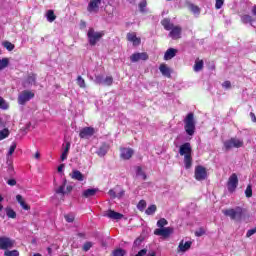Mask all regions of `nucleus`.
I'll return each mask as SVG.
<instances>
[{
	"label": "nucleus",
	"instance_id": "nucleus-46",
	"mask_svg": "<svg viewBox=\"0 0 256 256\" xmlns=\"http://www.w3.org/2000/svg\"><path fill=\"white\" fill-rule=\"evenodd\" d=\"M205 233H206L205 228L200 227L198 230L195 231V236L203 237V235H205Z\"/></svg>",
	"mask_w": 256,
	"mask_h": 256
},
{
	"label": "nucleus",
	"instance_id": "nucleus-53",
	"mask_svg": "<svg viewBox=\"0 0 256 256\" xmlns=\"http://www.w3.org/2000/svg\"><path fill=\"white\" fill-rule=\"evenodd\" d=\"M222 87H224V89H231V81L226 80L223 82Z\"/></svg>",
	"mask_w": 256,
	"mask_h": 256
},
{
	"label": "nucleus",
	"instance_id": "nucleus-57",
	"mask_svg": "<svg viewBox=\"0 0 256 256\" xmlns=\"http://www.w3.org/2000/svg\"><path fill=\"white\" fill-rule=\"evenodd\" d=\"M68 155L69 154L67 152L63 151L60 157L61 161L67 160Z\"/></svg>",
	"mask_w": 256,
	"mask_h": 256
},
{
	"label": "nucleus",
	"instance_id": "nucleus-49",
	"mask_svg": "<svg viewBox=\"0 0 256 256\" xmlns=\"http://www.w3.org/2000/svg\"><path fill=\"white\" fill-rule=\"evenodd\" d=\"M225 5V0H216L215 9H221Z\"/></svg>",
	"mask_w": 256,
	"mask_h": 256
},
{
	"label": "nucleus",
	"instance_id": "nucleus-26",
	"mask_svg": "<svg viewBox=\"0 0 256 256\" xmlns=\"http://www.w3.org/2000/svg\"><path fill=\"white\" fill-rule=\"evenodd\" d=\"M161 25L164 27V29L166 31H171L173 27H175V25L173 23H171V20L168 18H164L161 21Z\"/></svg>",
	"mask_w": 256,
	"mask_h": 256
},
{
	"label": "nucleus",
	"instance_id": "nucleus-22",
	"mask_svg": "<svg viewBox=\"0 0 256 256\" xmlns=\"http://www.w3.org/2000/svg\"><path fill=\"white\" fill-rule=\"evenodd\" d=\"M71 179H74V181H84L85 180V175L81 173L79 170H73L72 173L70 174Z\"/></svg>",
	"mask_w": 256,
	"mask_h": 256
},
{
	"label": "nucleus",
	"instance_id": "nucleus-10",
	"mask_svg": "<svg viewBox=\"0 0 256 256\" xmlns=\"http://www.w3.org/2000/svg\"><path fill=\"white\" fill-rule=\"evenodd\" d=\"M154 235L158 237H163L164 239H169L171 235H173V228L165 227V228H157L154 230Z\"/></svg>",
	"mask_w": 256,
	"mask_h": 256
},
{
	"label": "nucleus",
	"instance_id": "nucleus-20",
	"mask_svg": "<svg viewBox=\"0 0 256 256\" xmlns=\"http://www.w3.org/2000/svg\"><path fill=\"white\" fill-rule=\"evenodd\" d=\"M178 53V50L175 48H169L164 54V61H171Z\"/></svg>",
	"mask_w": 256,
	"mask_h": 256
},
{
	"label": "nucleus",
	"instance_id": "nucleus-36",
	"mask_svg": "<svg viewBox=\"0 0 256 256\" xmlns=\"http://www.w3.org/2000/svg\"><path fill=\"white\" fill-rule=\"evenodd\" d=\"M9 129L4 128L3 130L0 131V141H3V139H7L9 137Z\"/></svg>",
	"mask_w": 256,
	"mask_h": 256
},
{
	"label": "nucleus",
	"instance_id": "nucleus-41",
	"mask_svg": "<svg viewBox=\"0 0 256 256\" xmlns=\"http://www.w3.org/2000/svg\"><path fill=\"white\" fill-rule=\"evenodd\" d=\"M145 207H147V202L145 200H140L137 204V209L139 211H145Z\"/></svg>",
	"mask_w": 256,
	"mask_h": 256
},
{
	"label": "nucleus",
	"instance_id": "nucleus-31",
	"mask_svg": "<svg viewBox=\"0 0 256 256\" xmlns=\"http://www.w3.org/2000/svg\"><path fill=\"white\" fill-rule=\"evenodd\" d=\"M47 20L49 23H53L57 19V16L55 15V12L53 10H48L46 13Z\"/></svg>",
	"mask_w": 256,
	"mask_h": 256
},
{
	"label": "nucleus",
	"instance_id": "nucleus-38",
	"mask_svg": "<svg viewBox=\"0 0 256 256\" xmlns=\"http://www.w3.org/2000/svg\"><path fill=\"white\" fill-rule=\"evenodd\" d=\"M138 7L141 13H145V9L147 8V0H141V2L138 4Z\"/></svg>",
	"mask_w": 256,
	"mask_h": 256
},
{
	"label": "nucleus",
	"instance_id": "nucleus-62",
	"mask_svg": "<svg viewBox=\"0 0 256 256\" xmlns=\"http://www.w3.org/2000/svg\"><path fill=\"white\" fill-rule=\"evenodd\" d=\"M252 15H254V17H256V5H254L252 7Z\"/></svg>",
	"mask_w": 256,
	"mask_h": 256
},
{
	"label": "nucleus",
	"instance_id": "nucleus-32",
	"mask_svg": "<svg viewBox=\"0 0 256 256\" xmlns=\"http://www.w3.org/2000/svg\"><path fill=\"white\" fill-rule=\"evenodd\" d=\"M9 67V58H2L0 59V71Z\"/></svg>",
	"mask_w": 256,
	"mask_h": 256
},
{
	"label": "nucleus",
	"instance_id": "nucleus-42",
	"mask_svg": "<svg viewBox=\"0 0 256 256\" xmlns=\"http://www.w3.org/2000/svg\"><path fill=\"white\" fill-rule=\"evenodd\" d=\"M65 185H67V181H64L63 185H61L58 189H56V193L57 195L61 194V195H65Z\"/></svg>",
	"mask_w": 256,
	"mask_h": 256
},
{
	"label": "nucleus",
	"instance_id": "nucleus-64",
	"mask_svg": "<svg viewBox=\"0 0 256 256\" xmlns=\"http://www.w3.org/2000/svg\"><path fill=\"white\" fill-rule=\"evenodd\" d=\"M155 255H157V253H155V251H152V252L148 253L147 256H155Z\"/></svg>",
	"mask_w": 256,
	"mask_h": 256
},
{
	"label": "nucleus",
	"instance_id": "nucleus-12",
	"mask_svg": "<svg viewBox=\"0 0 256 256\" xmlns=\"http://www.w3.org/2000/svg\"><path fill=\"white\" fill-rule=\"evenodd\" d=\"M95 135V128L93 127H84L79 132L80 139H89V137H93Z\"/></svg>",
	"mask_w": 256,
	"mask_h": 256
},
{
	"label": "nucleus",
	"instance_id": "nucleus-60",
	"mask_svg": "<svg viewBox=\"0 0 256 256\" xmlns=\"http://www.w3.org/2000/svg\"><path fill=\"white\" fill-rule=\"evenodd\" d=\"M250 117H251L253 123H256V116H255V113L251 112V113H250Z\"/></svg>",
	"mask_w": 256,
	"mask_h": 256
},
{
	"label": "nucleus",
	"instance_id": "nucleus-54",
	"mask_svg": "<svg viewBox=\"0 0 256 256\" xmlns=\"http://www.w3.org/2000/svg\"><path fill=\"white\" fill-rule=\"evenodd\" d=\"M141 243H143V239L137 238V239L134 241L133 247H139V246L141 245Z\"/></svg>",
	"mask_w": 256,
	"mask_h": 256
},
{
	"label": "nucleus",
	"instance_id": "nucleus-61",
	"mask_svg": "<svg viewBox=\"0 0 256 256\" xmlns=\"http://www.w3.org/2000/svg\"><path fill=\"white\" fill-rule=\"evenodd\" d=\"M64 167H65V164H61L60 166H58V173H61Z\"/></svg>",
	"mask_w": 256,
	"mask_h": 256
},
{
	"label": "nucleus",
	"instance_id": "nucleus-43",
	"mask_svg": "<svg viewBox=\"0 0 256 256\" xmlns=\"http://www.w3.org/2000/svg\"><path fill=\"white\" fill-rule=\"evenodd\" d=\"M4 256H19L18 250H6Z\"/></svg>",
	"mask_w": 256,
	"mask_h": 256
},
{
	"label": "nucleus",
	"instance_id": "nucleus-50",
	"mask_svg": "<svg viewBox=\"0 0 256 256\" xmlns=\"http://www.w3.org/2000/svg\"><path fill=\"white\" fill-rule=\"evenodd\" d=\"M95 83L97 85H102V83H104L103 76H101V75L95 76Z\"/></svg>",
	"mask_w": 256,
	"mask_h": 256
},
{
	"label": "nucleus",
	"instance_id": "nucleus-28",
	"mask_svg": "<svg viewBox=\"0 0 256 256\" xmlns=\"http://www.w3.org/2000/svg\"><path fill=\"white\" fill-rule=\"evenodd\" d=\"M203 65H204L203 60H196L193 67L194 71L196 73H199V71H203Z\"/></svg>",
	"mask_w": 256,
	"mask_h": 256
},
{
	"label": "nucleus",
	"instance_id": "nucleus-35",
	"mask_svg": "<svg viewBox=\"0 0 256 256\" xmlns=\"http://www.w3.org/2000/svg\"><path fill=\"white\" fill-rule=\"evenodd\" d=\"M76 83H77V85H79V87L81 89H85V87H87V84H85V79H83V77H81V76L77 77Z\"/></svg>",
	"mask_w": 256,
	"mask_h": 256
},
{
	"label": "nucleus",
	"instance_id": "nucleus-19",
	"mask_svg": "<svg viewBox=\"0 0 256 256\" xmlns=\"http://www.w3.org/2000/svg\"><path fill=\"white\" fill-rule=\"evenodd\" d=\"M97 193H99V189L89 188V189H86L83 191L82 197H84V199H89V197H95V195H97Z\"/></svg>",
	"mask_w": 256,
	"mask_h": 256
},
{
	"label": "nucleus",
	"instance_id": "nucleus-37",
	"mask_svg": "<svg viewBox=\"0 0 256 256\" xmlns=\"http://www.w3.org/2000/svg\"><path fill=\"white\" fill-rule=\"evenodd\" d=\"M3 47H5V49H7V51H13V49H15V44L9 42V41H4L2 43Z\"/></svg>",
	"mask_w": 256,
	"mask_h": 256
},
{
	"label": "nucleus",
	"instance_id": "nucleus-44",
	"mask_svg": "<svg viewBox=\"0 0 256 256\" xmlns=\"http://www.w3.org/2000/svg\"><path fill=\"white\" fill-rule=\"evenodd\" d=\"M136 173H137V175H140L141 177H143L144 181L147 179V174H145V172H143V168H141V166L137 167Z\"/></svg>",
	"mask_w": 256,
	"mask_h": 256
},
{
	"label": "nucleus",
	"instance_id": "nucleus-18",
	"mask_svg": "<svg viewBox=\"0 0 256 256\" xmlns=\"http://www.w3.org/2000/svg\"><path fill=\"white\" fill-rule=\"evenodd\" d=\"M105 217L119 221L120 219H123V214L115 212V210H108L105 214Z\"/></svg>",
	"mask_w": 256,
	"mask_h": 256
},
{
	"label": "nucleus",
	"instance_id": "nucleus-16",
	"mask_svg": "<svg viewBox=\"0 0 256 256\" xmlns=\"http://www.w3.org/2000/svg\"><path fill=\"white\" fill-rule=\"evenodd\" d=\"M183 33V28L181 26H174L170 32L169 37L173 39L174 41H177V39H181V34Z\"/></svg>",
	"mask_w": 256,
	"mask_h": 256
},
{
	"label": "nucleus",
	"instance_id": "nucleus-48",
	"mask_svg": "<svg viewBox=\"0 0 256 256\" xmlns=\"http://www.w3.org/2000/svg\"><path fill=\"white\" fill-rule=\"evenodd\" d=\"M64 219L67 223H73V221H75V216H73V214H67L64 216Z\"/></svg>",
	"mask_w": 256,
	"mask_h": 256
},
{
	"label": "nucleus",
	"instance_id": "nucleus-15",
	"mask_svg": "<svg viewBox=\"0 0 256 256\" xmlns=\"http://www.w3.org/2000/svg\"><path fill=\"white\" fill-rule=\"evenodd\" d=\"M103 0H90L87 6L88 13H99V6Z\"/></svg>",
	"mask_w": 256,
	"mask_h": 256
},
{
	"label": "nucleus",
	"instance_id": "nucleus-13",
	"mask_svg": "<svg viewBox=\"0 0 256 256\" xmlns=\"http://www.w3.org/2000/svg\"><path fill=\"white\" fill-rule=\"evenodd\" d=\"M149 59V54L147 52H137L130 56L131 63H137V61H147Z\"/></svg>",
	"mask_w": 256,
	"mask_h": 256
},
{
	"label": "nucleus",
	"instance_id": "nucleus-2",
	"mask_svg": "<svg viewBox=\"0 0 256 256\" xmlns=\"http://www.w3.org/2000/svg\"><path fill=\"white\" fill-rule=\"evenodd\" d=\"M195 125V114H193V112H190L184 118V129L190 137H193V135H195Z\"/></svg>",
	"mask_w": 256,
	"mask_h": 256
},
{
	"label": "nucleus",
	"instance_id": "nucleus-5",
	"mask_svg": "<svg viewBox=\"0 0 256 256\" xmlns=\"http://www.w3.org/2000/svg\"><path fill=\"white\" fill-rule=\"evenodd\" d=\"M233 147L236 149L243 147V140L231 138L224 142V149H226V151H230V149H233Z\"/></svg>",
	"mask_w": 256,
	"mask_h": 256
},
{
	"label": "nucleus",
	"instance_id": "nucleus-8",
	"mask_svg": "<svg viewBox=\"0 0 256 256\" xmlns=\"http://www.w3.org/2000/svg\"><path fill=\"white\" fill-rule=\"evenodd\" d=\"M194 178L196 181H205L207 179V168L198 165L195 167Z\"/></svg>",
	"mask_w": 256,
	"mask_h": 256
},
{
	"label": "nucleus",
	"instance_id": "nucleus-21",
	"mask_svg": "<svg viewBox=\"0 0 256 256\" xmlns=\"http://www.w3.org/2000/svg\"><path fill=\"white\" fill-rule=\"evenodd\" d=\"M159 70H160V73H162V75L164 77H167L168 79H171V68H169L167 66V64H160Z\"/></svg>",
	"mask_w": 256,
	"mask_h": 256
},
{
	"label": "nucleus",
	"instance_id": "nucleus-58",
	"mask_svg": "<svg viewBox=\"0 0 256 256\" xmlns=\"http://www.w3.org/2000/svg\"><path fill=\"white\" fill-rule=\"evenodd\" d=\"M69 149H71V142H66L64 152L69 154Z\"/></svg>",
	"mask_w": 256,
	"mask_h": 256
},
{
	"label": "nucleus",
	"instance_id": "nucleus-47",
	"mask_svg": "<svg viewBox=\"0 0 256 256\" xmlns=\"http://www.w3.org/2000/svg\"><path fill=\"white\" fill-rule=\"evenodd\" d=\"M16 149H17V143L13 142L9 148L8 155L9 156L13 155Z\"/></svg>",
	"mask_w": 256,
	"mask_h": 256
},
{
	"label": "nucleus",
	"instance_id": "nucleus-27",
	"mask_svg": "<svg viewBox=\"0 0 256 256\" xmlns=\"http://www.w3.org/2000/svg\"><path fill=\"white\" fill-rule=\"evenodd\" d=\"M253 21H255V19H253V16L249 14H244L241 16V22L244 23V25H247L248 23L253 25Z\"/></svg>",
	"mask_w": 256,
	"mask_h": 256
},
{
	"label": "nucleus",
	"instance_id": "nucleus-45",
	"mask_svg": "<svg viewBox=\"0 0 256 256\" xmlns=\"http://www.w3.org/2000/svg\"><path fill=\"white\" fill-rule=\"evenodd\" d=\"M104 85H107V87H111V85H113V76H107L104 79Z\"/></svg>",
	"mask_w": 256,
	"mask_h": 256
},
{
	"label": "nucleus",
	"instance_id": "nucleus-23",
	"mask_svg": "<svg viewBox=\"0 0 256 256\" xmlns=\"http://www.w3.org/2000/svg\"><path fill=\"white\" fill-rule=\"evenodd\" d=\"M191 245H193V242L187 241L184 242L183 240L179 243L178 249L182 253H185V251H189L191 249Z\"/></svg>",
	"mask_w": 256,
	"mask_h": 256
},
{
	"label": "nucleus",
	"instance_id": "nucleus-55",
	"mask_svg": "<svg viewBox=\"0 0 256 256\" xmlns=\"http://www.w3.org/2000/svg\"><path fill=\"white\" fill-rule=\"evenodd\" d=\"M8 185H10V187H15V185H17V180L15 179H9L7 181Z\"/></svg>",
	"mask_w": 256,
	"mask_h": 256
},
{
	"label": "nucleus",
	"instance_id": "nucleus-14",
	"mask_svg": "<svg viewBox=\"0 0 256 256\" xmlns=\"http://www.w3.org/2000/svg\"><path fill=\"white\" fill-rule=\"evenodd\" d=\"M134 154L135 151L132 148H120V157L124 161H129V159H131V157H133Z\"/></svg>",
	"mask_w": 256,
	"mask_h": 256
},
{
	"label": "nucleus",
	"instance_id": "nucleus-33",
	"mask_svg": "<svg viewBox=\"0 0 256 256\" xmlns=\"http://www.w3.org/2000/svg\"><path fill=\"white\" fill-rule=\"evenodd\" d=\"M156 211H157V205L152 204V205H150V206L146 209L145 213H146V215H154V213H155Z\"/></svg>",
	"mask_w": 256,
	"mask_h": 256
},
{
	"label": "nucleus",
	"instance_id": "nucleus-11",
	"mask_svg": "<svg viewBox=\"0 0 256 256\" xmlns=\"http://www.w3.org/2000/svg\"><path fill=\"white\" fill-rule=\"evenodd\" d=\"M23 87L37 85V74L30 72L22 83Z\"/></svg>",
	"mask_w": 256,
	"mask_h": 256
},
{
	"label": "nucleus",
	"instance_id": "nucleus-56",
	"mask_svg": "<svg viewBox=\"0 0 256 256\" xmlns=\"http://www.w3.org/2000/svg\"><path fill=\"white\" fill-rule=\"evenodd\" d=\"M147 255V249L140 250L135 256H145Z\"/></svg>",
	"mask_w": 256,
	"mask_h": 256
},
{
	"label": "nucleus",
	"instance_id": "nucleus-39",
	"mask_svg": "<svg viewBox=\"0 0 256 256\" xmlns=\"http://www.w3.org/2000/svg\"><path fill=\"white\" fill-rule=\"evenodd\" d=\"M245 195L248 199H250V197H253V187L251 186V184H249L247 187H246V190H245Z\"/></svg>",
	"mask_w": 256,
	"mask_h": 256
},
{
	"label": "nucleus",
	"instance_id": "nucleus-40",
	"mask_svg": "<svg viewBox=\"0 0 256 256\" xmlns=\"http://www.w3.org/2000/svg\"><path fill=\"white\" fill-rule=\"evenodd\" d=\"M0 109L7 110L9 109V104L3 97H0Z\"/></svg>",
	"mask_w": 256,
	"mask_h": 256
},
{
	"label": "nucleus",
	"instance_id": "nucleus-59",
	"mask_svg": "<svg viewBox=\"0 0 256 256\" xmlns=\"http://www.w3.org/2000/svg\"><path fill=\"white\" fill-rule=\"evenodd\" d=\"M108 195H110V197H112L113 199H115V197H117V194L114 192L113 189L109 190Z\"/></svg>",
	"mask_w": 256,
	"mask_h": 256
},
{
	"label": "nucleus",
	"instance_id": "nucleus-52",
	"mask_svg": "<svg viewBox=\"0 0 256 256\" xmlns=\"http://www.w3.org/2000/svg\"><path fill=\"white\" fill-rule=\"evenodd\" d=\"M255 233H256V227L248 230L246 233V237H248V238L252 237V235H255Z\"/></svg>",
	"mask_w": 256,
	"mask_h": 256
},
{
	"label": "nucleus",
	"instance_id": "nucleus-51",
	"mask_svg": "<svg viewBox=\"0 0 256 256\" xmlns=\"http://www.w3.org/2000/svg\"><path fill=\"white\" fill-rule=\"evenodd\" d=\"M91 247H93V243L85 242L82 249H83V251H89V249H91Z\"/></svg>",
	"mask_w": 256,
	"mask_h": 256
},
{
	"label": "nucleus",
	"instance_id": "nucleus-29",
	"mask_svg": "<svg viewBox=\"0 0 256 256\" xmlns=\"http://www.w3.org/2000/svg\"><path fill=\"white\" fill-rule=\"evenodd\" d=\"M125 255H127V251H125V249L123 248H117L113 250L111 254V256H125Z\"/></svg>",
	"mask_w": 256,
	"mask_h": 256
},
{
	"label": "nucleus",
	"instance_id": "nucleus-9",
	"mask_svg": "<svg viewBox=\"0 0 256 256\" xmlns=\"http://www.w3.org/2000/svg\"><path fill=\"white\" fill-rule=\"evenodd\" d=\"M35 97V93L24 90L21 92V94L18 96V103L19 105H25L28 101H31Z\"/></svg>",
	"mask_w": 256,
	"mask_h": 256
},
{
	"label": "nucleus",
	"instance_id": "nucleus-6",
	"mask_svg": "<svg viewBox=\"0 0 256 256\" xmlns=\"http://www.w3.org/2000/svg\"><path fill=\"white\" fill-rule=\"evenodd\" d=\"M14 246H15V240H13L7 236L0 237V249L2 251H7L8 249H13Z\"/></svg>",
	"mask_w": 256,
	"mask_h": 256
},
{
	"label": "nucleus",
	"instance_id": "nucleus-1",
	"mask_svg": "<svg viewBox=\"0 0 256 256\" xmlns=\"http://www.w3.org/2000/svg\"><path fill=\"white\" fill-rule=\"evenodd\" d=\"M193 148L191 147V143L186 142L180 146L179 154L181 157H184V165L185 169H191L193 167Z\"/></svg>",
	"mask_w": 256,
	"mask_h": 256
},
{
	"label": "nucleus",
	"instance_id": "nucleus-30",
	"mask_svg": "<svg viewBox=\"0 0 256 256\" xmlns=\"http://www.w3.org/2000/svg\"><path fill=\"white\" fill-rule=\"evenodd\" d=\"M5 211L9 219H17V212H15V210L12 208H6Z\"/></svg>",
	"mask_w": 256,
	"mask_h": 256
},
{
	"label": "nucleus",
	"instance_id": "nucleus-63",
	"mask_svg": "<svg viewBox=\"0 0 256 256\" xmlns=\"http://www.w3.org/2000/svg\"><path fill=\"white\" fill-rule=\"evenodd\" d=\"M41 158V154L39 152H36L34 155V159H40Z\"/></svg>",
	"mask_w": 256,
	"mask_h": 256
},
{
	"label": "nucleus",
	"instance_id": "nucleus-34",
	"mask_svg": "<svg viewBox=\"0 0 256 256\" xmlns=\"http://www.w3.org/2000/svg\"><path fill=\"white\" fill-rule=\"evenodd\" d=\"M165 225H169V222L167 221V219L165 218H161L157 221V227H159L158 229H163L165 228Z\"/></svg>",
	"mask_w": 256,
	"mask_h": 256
},
{
	"label": "nucleus",
	"instance_id": "nucleus-7",
	"mask_svg": "<svg viewBox=\"0 0 256 256\" xmlns=\"http://www.w3.org/2000/svg\"><path fill=\"white\" fill-rule=\"evenodd\" d=\"M238 185H239V178L237 177L236 173H233L228 178V182H227V189H228L229 193H235Z\"/></svg>",
	"mask_w": 256,
	"mask_h": 256
},
{
	"label": "nucleus",
	"instance_id": "nucleus-24",
	"mask_svg": "<svg viewBox=\"0 0 256 256\" xmlns=\"http://www.w3.org/2000/svg\"><path fill=\"white\" fill-rule=\"evenodd\" d=\"M109 152V144L103 143L97 151L98 157H105Z\"/></svg>",
	"mask_w": 256,
	"mask_h": 256
},
{
	"label": "nucleus",
	"instance_id": "nucleus-17",
	"mask_svg": "<svg viewBox=\"0 0 256 256\" xmlns=\"http://www.w3.org/2000/svg\"><path fill=\"white\" fill-rule=\"evenodd\" d=\"M127 41H130V43H133L135 47L141 45V38L137 37V34L134 32L127 34Z\"/></svg>",
	"mask_w": 256,
	"mask_h": 256
},
{
	"label": "nucleus",
	"instance_id": "nucleus-4",
	"mask_svg": "<svg viewBox=\"0 0 256 256\" xmlns=\"http://www.w3.org/2000/svg\"><path fill=\"white\" fill-rule=\"evenodd\" d=\"M223 214L226 217H230V219H232V221H235L237 219L239 221H241V219H243V209L239 206H237L234 209L230 208V209L223 210Z\"/></svg>",
	"mask_w": 256,
	"mask_h": 256
},
{
	"label": "nucleus",
	"instance_id": "nucleus-3",
	"mask_svg": "<svg viewBox=\"0 0 256 256\" xmlns=\"http://www.w3.org/2000/svg\"><path fill=\"white\" fill-rule=\"evenodd\" d=\"M105 36V31L96 32L94 28H89L87 32L88 42L91 47H95Z\"/></svg>",
	"mask_w": 256,
	"mask_h": 256
},
{
	"label": "nucleus",
	"instance_id": "nucleus-25",
	"mask_svg": "<svg viewBox=\"0 0 256 256\" xmlns=\"http://www.w3.org/2000/svg\"><path fill=\"white\" fill-rule=\"evenodd\" d=\"M16 200L19 203V205L22 207V209H24V211L31 210V206L25 203V200L23 199V196H21V194L16 195Z\"/></svg>",
	"mask_w": 256,
	"mask_h": 256
}]
</instances>
